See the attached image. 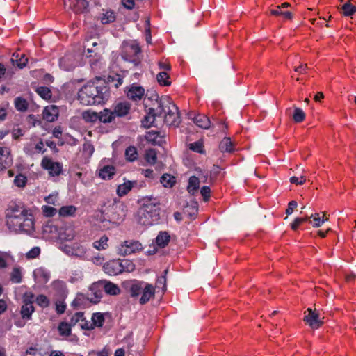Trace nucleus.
<instances>
[{
    "instance_id": "f257e3e1",
    "label": "nucleus",
    "mask_w": 356,
    "mask_h": 356,
    "mask_svg": "<svg viewBox=\"0 0 356 356\" xmlns=\"http://www.w3.org/2000/svg\"><path fill=\"white\" fill-rule=\"evenodd\" d=\"M6 218L7 227L12 232L31 234L34 231L33 216L21 202H10Z\"/></svg>"
},
{
    "instance_id": "f03ea898",
    "label": "nucleus",
    "mask_w": 356,
    "mask_h": 356,
    "mask_svg": "<svg viewBox=\"0 0 356 356\" xmlns=\"http://www.w3.org/2000/svg\"><path fill=\"white\" fill-rule=\"evenodd\" d=\"M108 91L104 84L98 86L95 82H88L79 90L78 99L85 106L101 104L106 99Z\"/></svg>"
},
{
    "instance_id": "7ed1b4c3",
    "label": "nucleus",
    "mask_w": 356,
    "mask_h": 356,
    "mask_svg": "<svg viewBox=\"0 0 356 356\" xmlns=\"http://www.w3.org/2000/svg\"><path fill=\"white\" fill-rule=\"evenodd\" d=\"M143 200V207L139 211L138 222L145 226L158 223L161 213L159 200L153 196H147Z\"/></svg>"
},
{
    "instance_id": "20e7f679",
    "label": "nucleus",
    "mask_w": 356,
    "mask_h": 356,
    "mask_svg": "<svg viewBox=\"0 0 356 356\" xmlns=\"http://www.w3.org/2000/svg\"><path fill=\"white\" fill-rule=\"evenodd\" d=\"M127 207L122 202H115L109 205L102 212L100 221L107 229L118 226L125 218Z\"/></svg>"
},
{
    "instance_id": "39448f33",
    "label": "nucleus",
    "mask_w": 356,
    "mask_h": 356,
    "mask_svg": "<svg viewBox=\"0 0 356 356\" xmlns=\"http://www.w3.org/2000/svg\"><path fill=\"white\" fill-rule=\"evenodd\" d=\"M141 52V49L136 43H131L125 47L124 50L121 54L122 58L127 62L134 64V66H138L141 60L139 54Z\"/></svg>"
},
{
    "instance_id": "423d86ee",
    "label": "nucleus",
    "mask_w": 356,
    "mask_h": 356,
    "mask_svg": "<svg viewBox=\"0 0 356 356\" xmlns=\"http://www.w3.org/2000/svg\"><path fill=\"white\" fill-rule=\"evenodd\" d=\"M41 166L48 171L51 177L59 176L63 173V163L54 161L51 159L44 156L41 161Z\"/></svg>"
},
{
    "instance_id": "0eeeda50",
    "label": "nucleus",
    "mask_w": 356,
    "mask_h": 356,
    "mask_svg": "<svg viewBox=\"0 0 356 356\" xmlns=\"http://www.w3.org/2000/svg\"><path fill=\"white\" fill-rule=\"evenodd\" d=\"M143 249L142 244L138 241L129 240L124 241L118 248V253L122 256L129 255Z\"/></svg>"
},
{
    "instance_id": "6e6552de",
    "label": "nucleus",
    "mask_w": 356,
    "mask_h": 356,
    "mask_svg": "<svg viewBox=\"0 0 356 356\" xmlns=\"http://www.w3.org/2000/svg\"><path fill=\"white\" fill-rule=\"evenodd\" d=\"M164 122L168 126L175 127H177L181 122L179 108L172 102L170 106H168V111L165 114Z\"/></svg>"
},
{
    "instance_id": "1a4fd4ad",
    "label": "nucleus",
    "mask_w": 356,
    "mask_h": 356,
    "mask_svg": "<svg viewBox=\"0 0 356 356\" xmlns=\"http://www.w3.org/2000/svg\"><path fill=\"white\" fill-rule=\"evenodd\" d=\"M90 292L88 293L87 299L90 302L97 304L100 302L103 296L102 284L100 280L94 282L89 288Z\"/></svg>"
},
{
    "instance_id": "9d476101",
    "label": "nucleus",
    "mask_w": 356,
    "mask_h": 356,
    "mask_svg": "<svg viewBox=\"0 0 356 356\" xmlns=\"http://www.w3.org/2000/svg\"><path fill=\"white\" fill-rule=\"evenodd\" d=\"M33 294L31 293H30L29 296L26 293V296L23 300V305L21 307L20 313L24 319L30 320L33 312L35 311V308L33 305Z\"/></svg>"
},
{
    "instance_id": "9b49d317",
    "label": "nucleus",
    "mask_w": 356,
    "mask_h": 356,
    "mask_svg": "<svg viewBox=\"0 0 356 356\" xmlns=\"http://www.w3.org/2000/svg\"><path fill=\"white\" fill-rule=\"evenodd\" d=\"M63 252L69 255L79 258H83L86 253V248L83 245L74 243L71 245H65L63 248Z\"/></svg>"
},
{
    "instance_id": "f8f14e48",
    "label": "nucleus",
    "mask_w": 356,
    "mask_h": 356,
    "mask_svg": "<svg viewBox=\"0 0 356 356\" xmlns=\"http://www.w3.org/2000/svg\"><path fill=\"white\" fill-rule=\"evenodd\" d=\"M308 314L304 316L305 321L312 328L318 329L321 327L323 322L319 318V314L313 311L311 308L307 309Z\"/></svg>"
},
{
    "instance_id": "ddd939ff",
    "label": "nucleus",
    "mask_w": 356,
    "mask_h": 356,
    "mask_svg": "<svg viewBox=\"0 0 356 356\" xmlns=\"http://www.w3.org/2000/svg\"><path fill=\"white\" fill-rule=\"evenodd\" d=\"M13 164V157L10 149L0 146V171L8 168Z\"/></svg>"
},
{
    "instance_id": "4468645a",
    "label": "nucleus",
    "mask_w": 356,
    "mask_h": 356,
    "mask_svg": "<svg viewBox=\"0 0 356 356\" xmlns=\"http://www.w3.org/2000/svg\"><path fill=\"white\" fill-rule=\"evenodd\" d=\"M120 259L111 260L106 263L104 266V271L109 275H117L122 273Z\"/></svg>"
},
{
    "instance_id": "2eb2a0df",
    "label": "nucleus",
    "mask_w": 356,
    "mask_h": 356,
    "mask_svg": "<svg viewBox=\"0 0 356 356\" xmlns=\"http://www.w3.org/2000/svg\"><path fill=\"white\" fill-rule=\"evenodd\" d=\"M33 277L35 281L40 284H46L50 279V272L44 267H40L34 270Z\"/></svg>"
},
{
    "instance_id": "dca6fc26",
    "label": "nucleus",
    "mask_w": 356,
    "mask_h": 356,
    "mask_svg": "<svg viewBox=\"0 0 356 356\" xmlns=\"http://www.w3.org/2000/svg\"><path fill=\"white\" fill-rule=\"evenodd\" d=\"M131 106L129 102H119L113 106V112L115 118H122L127 115L130 111Z\"/></svg>"
},
{
    "instance_id": "f3484780",
    "label": "nucleus",
    "mask_w": 356,
    "mask_h": 356,
    "mask_svg": "<svg viewBox=\"0 0 356 356\" xmlns=\"http://www.w3.org/2000/svg\"><path fill=\"white\" fill-rule=\"evenodd\" d=\"M42 115L47 122H54L58 116V108L55 105L47 106L44 108Z\"/></svg>"
},
{
    "instance_id": "a211bd4d",
    "label": "nucleus",
    "mask_w": 356,
    "mask_h": 356,
    "mask_svg": "<svg viewBox=\"0 0 356 356\" xmlns=\"http://www.w3.org/2000/svg\"><path fill=\"white\" fill-rule=\"evenodd\" d=\"M145 90L141 86H131L127 92V95L129 99L133 101H139L144 96Z\"/></svg>"
},
{
    "instance_id": "6ab92c4d",
    "label": "nucleus",
    "mask_w": 356,
    "mask_h": 356,
    "mask_svg": "<svg viewBox=\"0 0 356 356\" xmlns=\"http://www.w3.org/2000/svg\"><path fill=\"white\" fill-rule=\"evenodd\" d=\"M71 0H64L65 6H69V8L73 9L76 13H83L88 9L89 2L86 0H76V3L72 4Z\"/></svg>"
},
{
    "instance_id": "aec40b11",
    "label": "nucleus",
    "mask_w": 356,
    "mask_h": 356,
    "mask_svg": "<svg viewBox=\"0 0 356 356\" xmlns=\"http://www.w3.org/2000/svg\"><path fill=\"white\" fill-rule=\"evenodd\" d=\"M141 293L142 296L140 298V303L144 305L147 303L151 298L154 296V287L152 284L146 283Z\"/></svg>"
},
{
    "instance_id": "412c9836",
    "label": "nucleus",
    "mask_w": 356,
    "mask_h": 356,
    "mask_svg": "<svg viewBox=\"0 0 356 356\" xmlns=\"http://www.w3.org/2000/svg\"><path fill=\"white\" fill-rule=\"evenodd\" d=\"M100 282L102 284L103 291L106 293L111 296L120 293V289L117 284L106 280H100Z\"/></svg>"
},
{
    "instance_id": "4be33fe9",
    "label": "nucleus",
    "mask_w": 356,
    "mask_h": 356,
    "mask_svg": "<svg viewBox=\"0 0 356 356\" xmlns=\"http://www.w3.org/2000/svg\"><path fill=\"white\" fill-rule=\"evenodd\" d=\"M193 122L199 127L207 129L211 127L209 118L203 114H198L192 118Z\"/></svg>"
},
{
    "instance_id": "5701e85b",
    "label": "nucleus",
    "mask_w": 356,
    "mask_h": 356,
    "mask_svg": "<svg viewBox=\"0 0 356 356\" xmlns=\"http://www.w3.org/2000/svg\"><path fill=\"white\" fill-rule=\"evenodd\" d=\"M158 108L156 110V117H161L163 113H166L165 108L171 104V99L169 97L165 96L161 97L159 100H157Z\"/></svg>"
},
{
    "instance_id": "b1692460",
    "label": "nucleus",
    "mask_w": 356,
    "mask_h": 356,
    "mask_svg": "<svg viewBox=\"0 0 356 356\" xmlns=\"http://www.w3.org/2000/svg\"><path fill=\"white\" fill-rule=\"evenodd\" d=\"M99 122L104 124H108L113 122L115 119L114 113L111 108H104L99 113Z\"/></svg>"
},
{
    "instance_id": "393cba45",
    "label": "nucleus",
    "mask_w": 356,
    "mask_h": 356,
    "mask_svg": "<svg viewBox=\"0 0 356 356\" xmlns=\"http://www.w3.org/2000/svg\"><path fill=\"white\" fill-rule=\"evenodd\" d=\"M13 65H17L19 68L24 67L28 62V58L24 54H19V53H14L10 59Z\"/></svg>"
},
{
    "instance_id": "a878e982",
    "label": "nucleus",
    "mask_w": 356,
    "mask_h": 356,
    "mask_svg": "<svg viewBox=\"0 0 356 356\" xmlns=\"http://www.w3.org/2000/svg\"><path fill=\"white\" fill-rule=\"evenodd\" d=\"M170 239L169 233L166 231H161L159 232L156 239V244L160 248H165L168 245Z\"/></svg>"
},
{
    "instance_id": "bb28decb",
    "label": "nucleus",
    "mask_w": 356,
    "mask_h": 356,
    "mask_svg": "<svg viewBox=\"0 0 356 356\" xmlns=\"http://www.w3.org/2000/svg\"><path fill=\"white\" fill-rule=\"evenodd\" d=\"M200 179L196 176H191L188 179L187 191L192 195L197 193L200 188Z\"/></svg>"
},
{
    "instance_id": "cd10ccee",
    "label": "nucleus",
    "mask_w": 356,
    "mask_h": 356,
    "mask_svg": "<svg viewBox=\"0 0 356 356\" xmlns=\"http://www.w3.org/2000/svg\"><path fill=\"white\" fill-rule=\"evenodd\" d=\"M221 152L232 153L234 151V144L229 137H225L219 144Z\"/></svg>"
},
{
    "instance_id": "c85d7f7f",
    "label": "nucleus",
    "mask_w": 356,
    "mask_h": 356,
    "mask_svg": "<svg viewBox=\"0 0 356 356\" xmlns=\"http://www.w3.org/2000/svg\"><path fill=\"white\" fill-rule=\"evenodd\" d=\"M146 283L140 281L133 282L129 286V292L131 297H137L141 293Z\"/></svg>"
},
{
    "instance_id": "c756f323",
    "label": "nucleus",
    "mask_w": 356,
    "mask_h": 356,
    "mask_svg": "<svg viewBox=\"0 0 356 356\" xmlns=\"http://www.w3.org/2000/svg\"><path fill=\"white\" fill-rule=\"evenodd\" d=\"M134 184H136V181H127L124 184L119 185L117 188V194L120 197L125 195L131 191Z\"/></svg>"
},
{
    "instance_id": "7c9ffc66",
    "label": "nucleus",
    "mask_w": 356,
    "mask_h": 356,
    "mask_svg": "<svg viewBox=\"0 0 356 356\" xmlns=\"http://www.w3.org/2000/svg\"><path fill=\"white\" fill-rule=\"evenodd\" d=\"M115 173L113 165H106L100 169L99 176L103 179H111Z\"/></svg>"
},
{
    "instance_id": "2f4dec72",
    "label": "nucleus",
    "mask_w": 356,
    "mask_h": 356,
    "mask_svg": "<svg viewBox=\"0 0 356 356\" xmlns=\"http://www.w3.org/2000/svg\"><path fill=\"white\" fill-rule=\"evenodd\" d=\"M59 65L65 71H71L76 67L74 62L68 56H65L60 59Z\"/></svg>"
},
{
    "instance_id": "473e14b6",
    "label": "nucleus",
    "mask_w": 356,
    "mask_h": 356,
    "mask_svg": "<svg viewBox=\"0 0 356 356\" xmlns=\"http://www.w3.org/2000/svg\"><path fill=\"white\" fill-rule=\"evenodd\" d=\"M82 118L86 122L94 123L99 121V113L90 110L83 112Z\"/></svg>"
},
{
    "instance_id": "72a5a7b5",
    "label": "nucleus",
    "mask_w": 356,
    "mask_h": 356,
    "mask_svg": "<svg viewBox=\"0 0 356 356\" xmlns=\"http://www.w3.org/2000/svg\"><path fill=\"white\" fill-rule=\"evenodd\" d=\"M76 210V207L73 205L63 206L59 209L58 213L63 217L73 216Z\"/></svg>"
},
{
    "instance_id": "f704fd0d",
    "label": "nucleus",
    "mask_w": 356,
    "mask_h": 356,
    "mask_svg": "<svg viewBox=\"0 0 356 356\" xmlns=\"http://www.w3.org/2000/svg\"><path fill=\"white\" fill-rule=\"evenodd\" d=\"M341 13L346 17L352 16L356 12V6L351 4L350 1L343 4L341 8Z\"/></svg>"
},
{
    "instance_id": "c9c22d12",
    "label": "nucleus",
    "mask_w": 356,
    "mask_h": 356,
    "mask_svg": "<svg viewBox=\"0 0 356 356\" xmlns=\"http://www.w3.org/2000/svg\"><path fill=\"white\" fill-rule=\"evenodd\" d=\"M58 330L62 337H69L72 332V325L69 323L61 322L58 325Z\"/></svg>"
},
{
    "instance_id": "e433bc0d",
    "label": "nucleus",
    "mask_w": 356,
    "mask_h": 356,
    "mask_svg": "<svg viewBox=\"0 0 356 356\" xmlns=\"http://www.w3.org/2000/svg\"><path fill=\"white\" fill-rule=\"evenodd\" d=\"M15 108L20 112H24L28 109L27 101L21 97H17L15 99Z\"/></svg>"
},
{
    "instance_id": "4c0bfd02",
    "label": "nucleus",
    "mask_w": 356,
    "mask_h": 356,
    "mask_svg": "<svg viewBox=\"0 0 356 356\" xmlns=\"http://www.w3.org/2000/svg\"><path fill=\"white\" fill-rule=\"evenodd\" d=\"M10 281L13 283L19 284L22 281V270L19 267H15L10 273Z\"/></svg>"
},
{
    "instance_id": "58836bf2",
    "label": "nucleus",
    "mask_w": 356,
    "mask_h": 356,
    "mask_svg": "<svg viewBox=\"0 0 356 356\" xmlns=\"http://www.w3.org/2000/svg\"><path fill=\"white\" fill-rule=\"evenodd\" d=\"M170 76L168 73L165 71L159 72L156 76V80L161 86H169L171 84V81L169 80Z\"/></svg>"
},
{
    "instance_id": "ea45409f",
    "label": "nucleus",
    "mask_w": 356,
    "mask_h": 356,
    "mask_svg": "<svg viewBox=\"0 0 356 356\" xmlns=\"http://www.w3.org/2000/svg\"><path fill=\"white\" fill-rule=\"evenodd\" d=\"M115 13L111 10H107L104 13L100 18L101 22L103 24H108L113 22L115 20Z\"/></svg>"
},
{
    "instance_id": "a19ab883",
    "label": "nucleus",
    "mask_w": 356,
    "mask_h": 356,
    "mask_svg": "<svg viewBox=\"0 0 356 356\" xmlns=\"http://www.w3.org/2000/svg\"><path fill=\"white\" fill-rule=\"evenodd\" d=\"M105 318L102 313L97 312L94 313L92 316V323L93 327H100L103 325Z\"/></svg>"
},
{
    "instance_id": "79ce46f5",
    "label": "nucleus",
    "mask_w": 356,
    "mask_h": 356,
    "mask_svg": "<svg viewBox=\"0 0 356 356\" xmlns=\"http://www.w3.org/2000/svg\"><path fill=\"white\" fill-rule=\"evenodd\" d=\"M160 182L164 187H172L175 183V177L169 174H164L161 177Z\"/></svg>"
},
{
    "instance_id": "37998d69",
    "label": "nucleus",
    "mask_w": 356,
    "mask_h": 356,
    "mask_svg": "<svg viewBox=\"0 0 356 356\" xmlns=\"http://www.w3.org/2000/svg\"><path fill=\"white\" fill-rule=\"evenodd\" d=\"M125 156L128 161H134L137 159L138 152L135 147L129 146L126 149Z\"/></svg>"
},
{
    "instance_id": "c03bdc74",
    "label": "nucleus",
    "mask_w": 356,
    "mask_h": 356,
    "mask_svg": "<svg viewBox=\"0 0 356 356\" xmlns=\"http://www.w3.org/2000/svg\"><path fill=\"white\" fill-rule=\"evenodd\" d=\"M108 237L103 236L99 240L95 241L93 243V247L99 250H105L108 247Z\"/></svg>"
},
{
    "instance_id": "a18cd8bd",
    "label": "nucleus",
    "mask_w": 356,
    "mask_h": 356,
    "mask_svg": "<svg viewBox=\"0 0 356 356\" xmlns=\"http://www.w3.org/2000/svg\"><path fill=\"white\" fill-rule=\"evenodd\" d=\"M36 92L44 99H49L51 97V91L48 87L40 86L36 89Z\"/></svg>"
},
{
    "instance_id": "49530a36",
    "label": "nucleus",
    "mask_w": 356,
    "mask_h": 356,
    "mask_svg": "<svg viewBox=\"0 0 356 356\" xmlns=\"http://www.w3.org/2000/svg\"><path fill=\"white\" fill-rule=\"evenodd\" d=\"M270 14L275 16L282 15L286 19H292V13L289 11H282L280 6H276L275 8L270 10Z\"/></svg>"
},
{
    "instance_id": "de8ad7c7",
    "label": "nucleus",
    "mask_w": 356,
    "mask_h": 356,
    "mask_svg": "<svg viewBox=\"0 0 356 356\" xmlns=\"http://www.w3.org/2000/svg\"><path fill=\"white\" fill-rule=\"evenodd\" d=\"M145 160L151 165H154L156 162L157 155L156 152L154 149H149L146 151L145 155Z\"/></svg>"
},
{
    "instance_id": "09e8293b",
    "label": "nucleus",
    "mask_w": 356,
    "mask_h": 356,
    "mask_svg": "<svg viewBox=\"0 0 356 356\" xmlns=\"http://www.w3.org/2000/svg\"><path fill=\"white\" fill-rule=\"evenodd\" d=\"M120 263H122L120 265L122 266V273L123 272H132L135 269V265L134 264L128 259H123L120 260Z\"/></svg>"
},
{
    "instance_id": "8fccbe9b",
    "label": "nucleus",
    "mask_w": 356,
    "mask_h": 356,
    "mask_svg": "<svg viewBox=\"0 0 356 356\" xmlns=\"http://www.w3.org/2000/svg\"><path fill=\"white\" fill-rule=\"evenodd\" d=\"M305 118V114L304 111L298 107H296L294 108V113L293 115V119L296 122H302Z\"/></svg>"
},
{
    "instance_id": "3c124183",
    "label": "nucleus",
    "mask_w": 356,
    "mask_h": 356,
    "mask_svg": "<svg viewBox=\"0 0 356 356\" xmlns=\"http://www.w3.org/2000/svg\"><path fill=\"white\" fill-rule=\"evenodd\" d=\"M88 294L84 295L83 293H78L76 298L72 302V305L81 307L85 305L86 302L89 301L87 299Z\"/></svg>"
},
{
    "instance_id": "603ef678",
    "label": "nucleus",
    "mask_w": 356,
    "mask_h": 356,
    "mask_svg": "<svg viewBox=\"0 0 356 356\" xmlns=\"http://www.w3.org/2000/svg\"><path fill=\"white\" fill-rule=\"evenodd\" d=\"M84 321V313L79 312L75 313L70 318V324L72 327L74 326L76 323Z\"/></svg>"
},
{
    "instance_id": "864d4df0",
    "label": "nucleus",
    "mask_w": 356,
    "mask_h": 356,
    "mask_svg": "<svg viewBox=\"0 0 356 356\" xmlns=\"http://www.w3.org/2000/svg\"><path fill=\"white\" fill-rule=\"evenodd\" d=\"M35 302L41 307H47L49 305V300L48 298L42 294H40L36 297Z\"/></svg>"
},
{
    "instance_id": "5fc2aeb1",
    "label": "nucleus",
    "mask_w": 356,
    "mask_h": 356,
    "mask_svg": "<svg viewBox=\"0 0 356 356\" xmlns=\"http://www.w3.org/2000/svg\"><path fill=\"white\" fill-rule=\"evenodd\" d=\"M27 181L26 177L22 174L17 175L14 179V184L17 187H24Z\"/></svg>"
},
{
    "instance_id": "6e6d98bb",
    "label": "nucleus",
    "mask_w": 356,
    "mask_h": 356,
    "mask_svg": "<svg viewBox=\"0 0 356 356\" xmlns=\"http://www.w3.org/2000/svg\"><path fill=\"white\" fill-rule=\"evenodd\" d=\"M42 210L44 216L46 217H53L57 213L56 208L47 205L42 206Z\"/></svg>"
},
{
    "instance_id": "4d7b16f0",
    "label": "nucleus",
    "mask_w": 356,
    "mask_h": 356,
    "mask_svg": "<svg viewBox=\"0 0 356 356\" xmlns=\"http://www.w3.org/2000/svg\"><path fill=\"white\" fill-rule=\"evenodd\" d=\"M189 148L191 150H192L195 152H197V153H200V154H202L204 152L203 145H202V143L200 141H196L193 143H191L189 145Z\"/></svg>"
},
{
    "instance_id": "13d9d810",
    "label": "nucleus",
    "mask_w": 356,
    "mask_h": 356,
    "mask_svg": "<svg viewBox=\"0 0 356 356\" xmlns=\"http://www.w3.org/2000/svg\"><path fill=\"white\" fill-rule=\"evenodd\" d=\"M40 254V248L38 246L32 248L26 254V257L28 259H35Z\"/></svg>"
},
{
    "instance_id": "bf43d9fd",
    "label": "nucleus",
    "mask_w": 356,
    "mask_h": 356,
    "mask_svg": "<svg viewBox=\"0 0 356 356\" xmlns=\"http://www.w3.org/2000/svg\"><path fill=\"white\" fill-rule=\"evenodd\" d=\"M153 115H145L142 120V124L145 128H149L153 126V123L155 120L152 119Z\"/></svg>"
},
{
    "instance_id": "052dcab7",
    "label": "nucleus",
    "mask_w": 356,
    "mask_h": 356,
    "mask_svg": "<svg viewBox=\"0 0 356 356\" xmlns=\"http://www.w3.org/2000/svg\"><path fill=\"white\" fill-rule=\"evenodd\" d=\"M310 218H313V220L314 222V227H319L325 221L324 219H321L319 216V213H315L314 215L312 214ZM327 220V219H325Z\"/></svg>"
},
{
    "instance_id": "680f3d73",
    "label": "nucleus",
    "mask_w": 356,
    "mask_h": 356,
    "mask_svg": "<svg viewBox=\"0 0 356 356\" xmlns=\"http://www.w3.org/2000/svg\"><path fill=\"white\" fill-rule=\"evenodd\" d=\"M200 193L202 195L204 200L207 201L210 197L211 189L209 186H204L200 189Z\"/></svg>"
},
{
    "instance_id": "e2e57ef3",
    "label": "nucleus",
    "mask_w": 356,
    "mask_h": 356,
    "mask_svg": "<svg viewBox=\"0 0 356 356\" xmlns=\"http://www.w3.org/2000/svg\"><path fill=\"white\" fill-rule=\"evenodd\" d=\"M88 356H108V351L105 348L100 351L92 350L88 353Z\"/></svg>"
},
{
    "instance_id": "0e129e2a",
    "label": "nucleus",
    "mask_w": 356,
    "mask_h": 356,
    "mask_svg": "<svg viewBox=\"0 0 356 356\" xmlns=\"http://www.w3.org/2000/svg\"><path fill=\"white\" fill-rule=\"evenodd\" d=\"M66 309V305L63 302H58L56 304V311L58 314H62Z\"/></svg>"
},
{
    "instance_id": "69168bd1",
    "label": "nucleus",
    "mask_w": 356,
    "mask_h": 356,
    "mask_svg": "<svg viewBox=\"0 0 356 356\" xmlns=\"http://www.w3.org/2000/svg\"><path fill=\"white\" fill-rule=\"evenodd\" d=\"M156 284L157 287L161 286L163 291H166V278L165 276H161L159 277L156 280Z\"/></svg>"
},
{
    "instance_id": "338daca9",
    "label": "nucleus",
    "mask_w": 356,
    "mask_h": 356,
    "mask_svg": "<svg viewBox=\"0 0 356 356\" xmlns=\"http://www.w3.org/2000/svg\"><path fill=\"white\" fill-rule=\"evenodd\" d=\"M297 206H298V203L296 201L292 200V201L289 202L288 204V207L286 210V213L287 215H291L293 212L294 209H296L297 207Z\"/></svg>"
},
{
    "instance_id": "774afa93",
    "label": "nucleus",
    "mask_w": 356,
    "mask_h": 356,
    "mask_svg": "<svg viewBox=\"0 0 356 356\" xmlns=\"http://www.w3.org/2000/svg\"><path fill=\"white\" fill-rule=\"evenodd\" d=\"M306 181V179L304 176H301L300 178L299 179L298 177H291L290 178V182L291 184H302L305 182Z\"/></svg>"
}]
</instances>
